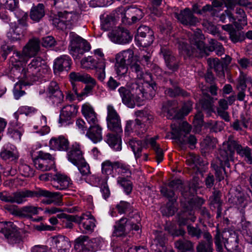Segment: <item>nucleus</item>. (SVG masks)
Instances as JSON below:
<instances>
[{
	"mask_svg": "<svg viewBox=\"0 0 252 252\" xmlns=\"http://www.w3.org/2000/svg\"><path fill=\"white\" fill-rule=\"evenodd\" d=\"M203 39H204V36L202 34L201 31L197 29V31L189 37V40L191 45V47L183 38H177L175 39V42L178 45V49L180 53L188 56H190L195 53L203 55V54H207L208 51H212V50H215L218 56H221L224 54V48L216 40L211 39L209 43L211 46L208 48L205 45L202 41Z\"/></svg>",
	"mask_w": 252,
	"mask_h": 252,
	"instance_id": "obj_1",
	"label": "nucleus"
},
{
	"mask_svg": "<svg viewBox=\"0 0 252 252\" xmlns=\"http://www.w3.org/2000/svg\"><path fill=\"white\" fill-rule=\"evenodd\" d=\"M140 81L141 84L144 82L145 86L135 82L132 85L131 91L125 87H121L118 89L122 102L129 108H134L136 103L139 105L145 100L152 99L155 95V82L149 83V81L146 85L145 81Z\"/></svg>",
	"mask_w": 252,
	"mask_h": 252,
	"instance_id": "obj_2",
	"label": "nucleus"
},
{
	"mask_svg": "<svg viewBox=\"0 0 252 252\" xmlns=\"http://www.w3.org/2000/svg\"><path fill=\"white\" fill-rule=\"evenodd\" d=\"M235 151L245 161L250 164H252V153L251 148L248 146L243 147L237 141L229 137L226 142L223 143L222 147L220 150L221 161H224L227 167H230V161H234Z\"/></svg>",
	"mask_w": 252,
	"mask_h": 252,
	"instance_id": "obj_3",
	"label": "nucleus"
},
{
	"mask_svg": "<svg viewBox=\"0 0 252 252\" xmlns=\"http://www.w3.org/2000/svg\"><path fill=\"white\" fill-rule=\"evenodd\" d=\"M116 60L123 63L129 66L132 75L137 80L148 82L151 79V74L146 73L143 66L140 64L137 56L134 55L133 51L131 49L123 51L116 56Z\"/></svg>",
	"mask_w": 252,
	"mask_h": 252,
	"instance_id": "obj_4",
	"label": "nucleus"
},
{
	"mask_svg": "<svg viewBox=\"0 0 252 252\" xmlns=\"http://www.w3.org/2000/svg\"><path fill=\"white\" fill-rule=\"evenodd\" d=\"M173 138L177 140V142L182 148L189 144L190 148L192 149L196 143V138L192 135L188 136L191 130V127L187 122H175L171 125Z\"/></svg>",
	"mask_w": 252,
	"mask_h": 252,
	"instance_id": "obj_5",
	"label": "nucleus"
},
{
	"mask_svg": "<svg viewBox=\"0 0 252 252\" xmlns=\"http://www.w3.org/2000/svg\"><path fill=\"white\" fill-rule=\"evenodd\" d=\"M40 49V41L38 38L30 39L23 48L22 52L14 51L10 58L12 63H17L15 65H23L28 60L37 54Z\"/></svg>",
	"mask_w": 252,
	"mask_h": 252,
	"instance_id": "obj_6",
	"label": "nucleus"
},
{
	"mask_svg": "<svg viewBox=\"0 0 252 252\" xmlns=\"http://www.w3.org/2000/svg\"><path fill=\"white\" fill-rule=\"evenodd\" d=\"M69 38V53L74 60L80 59L86 52L90 50L91 45L89 43L75 33L70 32Z\"/></svg>",
	"mask_w": 252,
	"mask_h": 252,
	"instance_id": "obj_7",
	"label": "nucleus"
},
{
	"mask_svg": "<svg viewBox=\"0 0 252 252\" xmlns=\"http://www.w3.org/2000/svg\"><path fill=\"white\" fill-rule=\"evenodd\" d=\"M14 203L21 204L27 201L28 198L40 197H53L59 195L57 193H52L50 191L37 188L35 190L23 189L13 193Z\"/></svg>",
	"mask_w": 252,
	"mask_h": 252,
	"instance_id": "obj_8",
	"label": "nucleus"
},
{
	"mask_svg": "<svg viewBox=\"0 0 252 252\" xmlns=\"http://www.w3.org/2000/svg\"><path fill=\"white\" fill-rule=\"evenodd\" d=\"M81 67L85 69H95V76L100 81L102 82L105 78L106 62L103 60L96 61L92 56H88L81 61Z\"/></svg>",
	"mask_w": 252,
	"mask_h": 252,
	"instance_id": "obj_9",
	"label": "nucleus"
},
{
	"mask_svg": "<svg viewBox=\"0 0 252 252\" xmlns=\"http://www.w3.org/2000/svg\"><path fill=\"white\" fill-rule=\"evenodd\" d=\"M42 60L39 58L33 59L26 68L22 70L21 79L25 81H35L42 76Z\"/></svg>",
	"mask_w": 252,
	"mask_h": 252,
	"instance_id": "obj_10",
	"label": "nucleus"
},
{
	"mask_svg": "<svg viewBox=\"0 0 252 252\" xmlns=\"http://www.w3.org/2000/svg\"><path fill=\"white\" fill-rule=\"evenodd\" d=\"M125 8L123 7H120L117 8L110 14L107 15L101 21V26L102 29L105 31L108 30L115 24L116 22L120 18H121L122 22L124 24L129 23V22H127V20L125 16Z\"/></svg>",
	"mask_w": 252,
	"mask_h": 252,
	"instance_id": "obj_11",
	"label": "nucleus"
},
{
	"mask_svg": "<svg viewBox=\"0 0 252 252\" xmlns=\"http://www.w3.org/2000/svg\"><path fill=\"white\" fill-rule=\"evenodd\" d=\"M74 221L84 233L92 232L95 227L96 220L90 212L83 213L80 216L75 215Z\"/></svg>",
	"mask_w": 252,
	"mask_h": 252,
	"instance_id": "obj_12",
	"label": "nucleus"
},
{
	"mask_svg": "<svg viewBox=\"0 0 252 252\" xmlns=\"http://www.w3.org/2000/svg\"><path fill=\"white\" fill-rule=\"evenodd\" d=\"M106 121L109 129L117 133L122 132L121 118L112 105L107 106Z\"/></svg>",
	"mask_w": 252,
	"mask_h": 252,
	"instance_id": "obj_13",
	"label": "nucleus"
},
{
	"mask_svg": "<svg viewBox=\"0 0 252 252\" xmlns=\"http://www.w3.org/2000/svg\"><path fill=\"white\" fill-rule=\"evenodd\" d=\"M135 38L140 42L142 46H148L154 41V32L149 27L141 26L137 30V35Z\"/></svg>",
	"mask_w": 252,
	"mask_h": 252,
	"instance_id": "obj_14",
	"label": "nucleus"
},
{
	"mask_svg": "<svg viewBox=\"0 0 252 252\" xmlns=\"http://www.w3.org/2000/svg\"><path fill=\"white\" fill-rule=\"evenodd\" d=\"M27 25L12 23L10 26L7 37L11 42H16L22 40L26 33Z\"/></svg>",
	"mask_w": 252,
	"mask_h": 252,
	"instance_id": "obj_15",
	"label": "nucleus"
},
{
	"mask_svg": "<svg viewBox=\"0 0 252 252\" xmlns=\"http://www.w3.org/2000/svg\"><path fill=\"white\" fill-rule=\"evenodd\" d=\"M0 232L12 242L16 243L20 239L16 227L12 222H0Z\"/></svg>",
	"mask_w": 252,
	"mask_h": 252,
	"instance_id": "obj_16",
	"label": "nucleus"
},
{
	"mask_svg": "<svg viewBox=\"0 0 252 252\" xmlns=\"http://www.w3.org/2000/svg\"><path fill=\"white\" fill-rule=\"evenodd\" d=\"M78 108L74 104L67 105L64 106L61 112L59 123L61 126H66L71 124V119L75 116L77 113Z\"/></svg>",
	"mask_w": 252,
	"mask_h": 252,
	"instance_id": "obj_17",
	"label": "nucleus"
},
{
	"mask_svg": "<svg viewBox=\"0 0 252 252\" xmlns=\"http://www.w3.org/2000/svg\"><path fill=\"white\" fill-rule=\"evenodd\" d=\"M47 93L52 102L58 105L63 100V94L61 91L58 83L56 81H51L47 90Z\"/></svg>",
	"mask_w": 252,
	"mask_h": 252,
	"instance_id": "obj_18",
	"label": "nucleus"
},
{
	"mask_svg": "<svg viewBox=\"0 0 252 252\" xmlns=\"http://www.w3.org/2000/svg\"><path fill=\"white\" fill-rule=\"evenodd\" d=\"M108 36L112 41L119 44H126L132 39L128 31L121 28L112 31Z\"/></svg>",
	"mask_w": 252,
	"mask_h": 252,
	"instance_id": "obj_19",
	"label": "nucleus"
},
{
	"mask_svg": "<svg viewBox=\"0 0 252 252\" xmlns=\"http://www.w3.org/2000/svg\"><path fill=\"white\" fill-rule=\"evenodd\" d=\"M0 158L5 161H16L19 158V154L16 146L8 143L2 147Z\"/></svg>",
	"mask_w": 252,
	"mask_h": 252,
	"instance_id": "obj_20",
	"label": "nucleus"
},
{
	"mask_svg": "<svg viewBox=\"0 0 252 252\" xmlns=\"http://www.w3.org/2000/svg\"><path fill=\"white\" fill-rule=\"evenodd\" d=\"M160 54L164 59L167 67L170 70L176 71L179 66V61L173 55L169 47L164 46L160 48Z\"/></svg>",
	"mask_w": 252,
	"mask_h": 252,
	"instance_id": "obj_21",
	"label": "nucleus"
},
{
	"mask_svg": "<svg viewBox=\"0 0 252 252\" xmlns=\"http://www.w3.org/2000/svg\"><path fill=\"white\" fill-rule=\"evenodd\" d=\"M175 17L181 24L187 26H195L198 22L197 18L188 8L181 10L179 13H175Z\"/></svg>",
	"mask_w": 252,
	"mask_h": 252,
	"instance_id": "obj_22",
	"label": "nucleus"
},
{
	"mask_svg": "<svg viewBox=\"0 0 252 252\" xmlns=\"http://www.w3.org/2000/svg\"><path fill=\"white\" fill-rule=\"evenodd\" d=\"M71 184V179L65 174L57 173L52 177V185L56 189H66L70 187Z\"/></svg>",
	"mask_w": 252,
	"mask_h": 252,
	"instance_id": "obj_23",
	"label": "nucleus"
},
{
	"mask_svg": "<svg viewBox=\"0 0 252 252\" xmlns=\"http://www.w3.org/2000/svg\"><path fill=\"white\" fill-rule=\"evenodd\" d=\"M168 186L169 188V189L165 187H161V193L164 196L168 198L169 200L176 201L177 197L175 196V190L182 187L181 181L180 180H173L168 183Z\"/></svg>",
	"mask_w": 252,
	"mask_h": 252,
	"instance_id": "obj_24",
	"label": "nucleus"
},
{
	"mask_svg": "<svg viewBox=\"0 0 252 252\" xmlns=\"http://www.w3.org/2000/svg\"><path fill=\"white\" fill-rule=\"evenodd\" d=\"M140 119H136V134L141 136L148 130L149 125L153 121V116L149 114L139 115Z\"/></svg>",
	"mask_w": 252,
	"mask_h": 252,
	"instance_id": "obj_25",
	"label": "nucleus"
},
{
	"mask_svg": "<svg viewBox=\"0 0 252 252\" xmlns=\"http://www.w3.org/2000/svg\"><path fill=\"white\" fill-rule=\"evenodd\" d=\"M68 160L74 165H77L81 163V161L84 159L81 146L75 143L73 144L70 151L67 153Z\"/></svg>",
	"mask_w": 252,
	"mask_h": 252,
	"instance_id": "obj_26",
	"label": "nucleus"
},
{
	"mask_svg": "<svg viewBox=\"0 0 252 252\" xmlns=\"http://www.w3.org/2000/svg\"><path fill=\"white\" fill-rule=\"evenodd\" d=\"M71 64V60L68 56L66 55L61 56L57 58L54 62V71L55 72L68 71L70 69Z\"/></svg>",
	"mask_w": 252,
	"mask_h": 252,
	"instance_id": "obj_27",
	"label": "nucleus"
},
{
	"mask_svg": "<svg viewBox=\"0 0 252 252\" xmlns=\"http://www.w3.org/2000/svg\"><path fill=\"white\" fill-rule=\"evenodd\" d=\"M102 128L101 126L96 123L95 124L90 125L86 136L94 143H98L102 139Z\"/></svg>",
	"mask_w": 252,
	"mask_h": 252,
	"instance_id": "obj_28",
	"label": "nucleus"
},
{
	"mask_svg": "<svg viewBox=\"0 0 252 252\" xmlns=\"http://www.w3.org/2000/svg\"><path fill=\"white\" fill-rule=\"evenodd\" d=\"M49 147L51 149L58 151H67L69 147V141L63 136L53 137L49 141Z\"/></svg>",
	"mask_w": 252,
	"mask_h": 252,
	"instance_id": "obj_29",
	"label": "nucleus"
},
{
	"mask_svg": "<svg viewBox=\"0 0 252 252\" xmlns=\"http://www.w3.org/2000/svg\"><path fill=\"white\" fill-rule=\"evenodd\" d=\"M159 138L158 136H155L154 137L147 138L144 139V142L146 145H149L153 149L156 154V159L158 163L161 162L163 159V152L160 146L157 143L156 141Z\"/></svg>",
	"mask_w": 252,
	"mask_h": 252,
	"instance_id": "obj_30",
	"label": "nucleus"
},
{
	"mask_svg": "<svg viewBox=\"0 0 252 252\" xmlns=\"http://www.w3.org/2000/svg\"><path fill=\"white\" fill-rule=\"evenodd\" d=\"M221 156L219 153L218 159L212 162L211 166L215 171V175L217 180L220 182L224 179V173L225 172V166L227 167L225 162L221 161Z\"/></svg>",
	"mask_w": 252,
	"mask_h": 252,
	"instance_id": "obj_31",
	"label": "nucleus"
},
{
	"mask_svg": "<svg viewBox=\"0 0 252 252\" xmlns=\"http://www.w3.org/2000/svg\"><path fill=\"white\" fill-rule=\"evenodd\" d=\"M125 13L127 22H129V23H127V24L135 23L142 19L144 16V13L141 9L134 7H130L126 9Z\"/></svg>",
	"mask_w": 252,
	"mask_h": 252,
	"instance_id": "obj_32",
	"label": "nucleus"
},
{
	"mask_svg": "<svg viewBox=\"0 0 252 252\" xmlns=\"http://www.w3.org/2000/svg\"><path fill=\"white\" fill-rule=\"evenodd\" d=\"M52 243L55 245L59 252H68L71 247V244L69 239L62 235L54 237Z\"/></svg>",
	"mask_w": 252,
	"mask_h": 252,
	"instance_id": "obj_33",
	"label": "nucleus"
},
{
	"mask_svg": "<svg viewBox=\"0 0 252 252\" xmlns=\"http://www.w3.org/2000/svg\"><path fill=\"white\" fill-rule=\"evenodd\" d=\"M81 111L82 114L90 125L95 124L98 121L96 114L94 108L88 103H85L82 106Z\"/></svg>",
	"mask_w": 252,
	"mask_h": 252,
	"instance_id": "obj_34",
	"label": "nucleus"
},
{
	"mask_svg": "<svg viewBox=\"0 0 252 252\" xmlns=\"http://www.w3.org/2000/svg\"><path fill=\"white\" fill-rule=\"evenodd\" d=\"M69 78L71 81L82 82L86 84L95 83V79L87 73L72 72L69 74Z\"/></svg>",
	"mask_w": 252,
	"mask_h": 252,
	"instance_id": "obj_35",
	"label": "nucleus"
},
{
	"mask_svg": "<svg viewBox=\"0 0 252 252\" xmlns=\"http://www.w3.org/2000/svg\"><path fill=\"white\" fill-rule=\"evenodd\" d=\"M128 146L133 151L135 158L136 159L140 158L142 156L143 149V142L141 140H137L136 138H128L126 140Z\"/></svg>",
	"mask_w": 252,
	"mask_h": 252,
	"instance_id": "obj_36",
	"label": "nucleus"
},
{
	"mask_svg": "<svg viewBox=\"0 0 252 252\" xmlns=\"http://www.w3.org/2000/svg\"><path fill=\"white\" fill-rule=\"evenodd\" d=\"M90 244H91V242L89 237L87 236L82 235L75 240L74 247L79 251L90 252Z\"/></svg>",
	"mask_w": 252,
	"mask_h": 252,
	"instance_id": "obj_37",
	"label": "nucleus"
},
{
	"mask_svg": "<svg viewBox=\"0 0 252 252\" xmlns=\"http://www.w3.org/2000/svg\"><path fill=\"white\" fill-rule=\"evenodd\" d=\"M59 17L62 18L58 23V26L61 27L62 29H63V26L61 27L62 25L64 24V22H65V29L67 28V25L68 24L66 23H70L71 25H73L78 19V15L77 14H72V13H67L64 11L63 13L60 12L58 13Z\"/></svg>",
	"mask_w": 252,
	"mask_h": 252,
	"instance_id": "obj_38",
	"label": "nucleus"
},
{
	"mask_svg": "<svg viewBox=\"0 0 252 252\" xmlns=\"http://www.w3.org/2000/svg\"><path fill=\"white\" fill-rule=\"evenodd\" d=\"M207 63L211 68H213L217 75L220 77H224L223 64L217 58H209Z\"/></svg>",
	"mask_w": 252,
	"mask_h": 252,
	"instance_id": "obj_39",
	"label": "nucleus"
},
{
	"mask_svg": "<svg viewBox=\"0 0 252 252\" xmlns=\"http://www.w3.org/2000/svg\"><path fill=\"white\" fill-rule=\"evenodd\" d=\"M214 101L213 97H211L209 94H207L205 97L201 100V103L203 110L206 113L211 115L212 113L215 112Z\"/></svg>",
	"mask_w": 252,
	"mask_h": 252,
	"instance_id": "obj_40",
	"label": "nucleus"
},
{
	"mask_svg": "<svg viewBox=\"0 0 252 252\" xmlns=\"http://www.w3.org/2000/svg\"><path fill=\"white\" fill-rule=\"evenodd\" d=\"M127 219L126 218L121 219L116 223L114 226L115 229L113 235L116 237H121L126 234V227L127 226Z\"/></svg>",
	"mask_w": 252,
	"mask_h": 252,
	"instance_id": "obj_41",
	"label": "nucleus"
},
{
	"mask_svg": "<svg viewBox=\"0 0 252 252\" xmlns=\"http://www.w3.org/2000/svg\"><path fill=\"white\" fill-rule=\"evenodd\" d=\"M106 142L115 151H119L122 149L121 140L118 133L117 134H108Z\"/></svg>",
	"mask_w": 252,
	"mask_h": 252,
	"instance_id": "obj_42",
	"label": "nucleus"
},
{
	"mask_svg": "<svg viewBox=\"0 0 252 252\" xmlns=\"http://www.w3.org/2000/svg\"><path fill=\"white\" fill-rule=\"evenodd\" d=\"M44 15L45 11L43 4H38L36 6L32 7L31 10V18L35 22H38Z\"/></svg>",
	"mask_w": 252,
	"mask_h": 252,
	"instance_id": "obj_43",
	"label": "nucleus"
},
{
	"mask_svg": "<svg viewBox=\"0 0 252 252\" xmlns=\"http://www.w3.org/2000/svg\"><path fill=\"white\" fill-rule=\"evenodd\" d=\"M40 208L32 205H27L20 208V218H31L32 215H37Z\"/></svg>",
	"mask_w": 252,
	"mask_h": 252,
	"instance_id": "obj_44",
	"label": "nucleus"
},
{
	"mask_svg": "<svg viewBox=\"0 0 252 252\" xmlns=\"http://www.w3.org/2000/svg\"><path fill=\"white\" fill-rule=\"evenodd\" d=\"M36 168L42 171H47L51 170L55 165L54 160H43L41 159L38 160H32Z\"/></svg>",
	"mask_w": 252,
	"mask_h": 252,
	"instance_id": "obj_45",
	"label": "nucleus"
},
{
	"mask_svg": "<svg viewBox=\"0 0 252 252\" xmlns=\"http://www.w3.org/2000/svg\"><path fill=\"white\" fill-rule=\"evenodd\" d=\"M211 203L217 208L218 217L220 216L221 214V202L220 200V194L219 191H214L213 195L210 197Z\"/></svg>",
	"mask_w": 252,
	"mask_h": 252,
	"instance_id": "obj_46",
	"label": "nucleus"
},
{
	"mask_svg": "<svg viewBox=\"0 0 252 252\" xmlns=\"http://www.w3.org/2000/svg\"><path fill=\"white\" fill-rule=\"evenodd\" d=\"M162 110L163 112L167 113V117L168 119H172L176 117V110L175 107L172 106V102L167 101L164 103L162 106Z\"/></svg>",
	"mask_w": 252,
	"mask_h": 252,
	"instance_id": "obj_47",
	"label": "nucleus"
},
{
	"mask_svg": "<svg viewBox=\"0 0 252 252\" xmlns=\"http://www.w3.org/2000/svg\"><path fill=\"white\" fill-rule=\"evenodd\" d=\"M31 156L32 160H38L40 159L43 160H54V158L51 154L42 151H38L36 153L31 151Z\"/></svg>",
	"mask_w": 252,
	"mask_h": 252,
	"instance_id": "obj_48",
	"label": "nucleus"
},
{
	"mask_svg": "<svg viewBox=\"0 0 252 252\" xmlns=\"http://www.w3.org/2000/svg\"><path fill=\"white\" fill-rule=\"evenodd\" d=\"M115 161L112 162L110 160H106L101 163V171L102 174L108 175L113 173V170L115 169Z\"/></svg>",
	"mask_w": 252,
	"mask_h": 252,
	"instance_id": "obj_49",
	"label": "nucleus"
},
{
	"mask_svg": "<svg viewBox=\"0 0 252 252\" xmlns=\"http://www.w3.org/2000/svg\"><path fill=\"white\" fill-rule=\"evenodd\" d=\"M176 248L181 251H191L193 249L192 243L187 240H180L175 243Z\"/></svg>",
	"mask_w": 252,
	"mask_h": 252,
	"instance_id": "obj_50",
	"label": "nucleus"
},
{
	"mask_svg": "<svg viewBox=\"0 0 252 252\" xmlns=\"http://www.w3.org/2000/svg\"><path fill=\"white\" fill-rule=\"evenodd\" d=\"M164 93L166 95L172 97H176L180 95L184 96L188 95V93L187 92L184 91L177 87H175L174 89L166 88L164 91Z\"/></svg>",
	"mask_w": 252,
	"mask_h": 252,
	"instance_id": "obj_51",
	"label": "nucleus"
},
{
	"mask_svg": "<svg viewBox=\"0 0 252 252\" xmlns=\"http://www.w3.org/2000/svg\"><path fill=\"white\" fill-rule=\"evenodd\" d=\"M20 174L25 177H32L34 175V171L29 165L21 163L19 166Z\"/></svg>",
	"mask_w": 252,
	"mask_h": 252,
	"instance_id": "obj_52",
	"label": "nucleus"
},
{
	"mask_svg": "<svg viewBox=\"0 0 252 252\" xmlns=\"http://www.w3.org/2000/svg\"><path fill=\"white\" fill-rule=\"evenodd\" d=\"M115 170L119 169V172L121 173L126 174L127 177H130L131 172L130 170V166L122 161H115Z\"/></svg>",
	"mask_w": 252,
	"mask_h": 252,
	"instance_id": "obj_53",
	"label": "nucleus"
},
{
	"mask_svg": "<svg viewBox=\"0 0 252 252\" xmlns=\"http://www.w3.org/2000/svg\"><path fill=\"white\" fill-rule=\"evenodd\" d=\"M118 183L123 188L125 191L129 194L132 190V183L125 177H119L117 179Z\"/></svg>",
	"mask_w": 252,
	"mask_h": 252,
	"instance_id": "obj_54",
	"label": "nucleus"
},
{
	"mask_svg": "<svg viewBox=\"0 0 252 252\" xmlns=\"http://www.w3.org/2000/svg\"><path fill=\"white\" fill-rule=\"evenodd\" d=\"M13 11H14V14L18 19L17 24L27 25V20L28 16L27 13L18 9V7L15 8V10H14Z\"/></svg>",
	"mask_w": 252,
	"mask_h": 252,
	"instance_id": "obj_55",
	"label": "nucleus"
},
{
	"mask_svg": "<svg viewBox=\"0 0 252 252\" xmlns=\"http://www.w3.org/2000/svg\"><path fill=\"white\" fill-rule=\"evenodd\" d=\"M108 179V177L107 176L104 178L103 180H102L101 185H100V191L102 194L103 197L105 199L108 198L110 195V191L107 185Z\"/></svg>",
	"mask_w": 252,
	"mask_h": 252,
	"instance_id": "obj_56",
	"label": "nucleus"
},
{
	"mask_svg": "<svg viewBox=\"0 0 252 252\" xmlns=\"http://www.w3.org/2000/svg\"><path fill=\"white\" fill-rule=\"evenodd\" d=\"M213 245L211 244L207 243L205 241H201L196 247L197 252H213Z\"/></svg>",
	"mask_w": 252,
	"mask_h": 252,
	"instance_id": "obj_57",
	"label": "nucleus"
},
{
	"mask_svg": "<svg viewBox=\"0 0 252 252\" xmlns=\"http://www.w3.org/2000/svg\"><path fill=\"white\" fill-rule=\"evenodd\" d=\"M18 1L16 0H0V7L4 5L5 8L11 11L18 7Z\"/></svg>",
	"mask_w": 252,
	"mask_h": 252,
	"instance_id": "obj_58",
	"label": "nucleus"
},
{
	"mask_svg": "<svg viewBox=\"0 0 252 252\" xmlns=\"http://www.w3.org/2000/svg\"><path fill=\"white\" fill-rule=\"evenodd\" d=\"M166 242V238L162 233L158 234L154 240V243L155 245H157L159 247L161 248V249L158 248V252H161L162 251H164L165 244Z\"/></svg>",
	"mask_w": 252,
	"mask_h": 252,
	"instance_id": "obj_59",
	"label": "nucleus"
},
{
	"mask_svg": "<svg viewBox=\"0 0 252 252\" xmlns=\"http://www.w3.org/2000/svg\"><path fill=\"white\" fill-rule=\"evenodd\" d=\"M127 66L128 65L126 64L123 63H120L118 61H116L115 63V70L117 74L119 76H123L125 75L127 71Z\"/></svg>",
	"mask_w": 252,
	"mask_h": 252,
	"instance_id": "obj_60",
	"label": "nucleus"
},
{
	"mask_svg": "<svg viewBox=\"0 0 252 252\" xmlns=\"http://www.w3.org/2000/svg\"><path fill=\"white\" fill-rule=\"evenodd\" d=\"M248 79L247 78V75L241 74L237 79L236 89L238 90H246L247 88L246 83Z\"/></svg>",
	"mask_w": 252,
	"mask_h": 252,
	"instance_id": "obj_61",
	"label": "nucleus"
},
{
	"mask_svg": "<svg viewBox=\"0 0 252 252\" xmlns=\"http://www.w3.org/2000/svg\"><path fill=\"white\" fill-rule=\"evenodd\" d=\"M223 239V236L221 235L217 228L216 234L215 236V244L216 246V250L218 252H223L221 239Z\"/></svg>",
	"mask_w": 252,
	"mask_h": 252,
	"instance_id": "obj_62",
	"label": "nucleus"
},
{
	"mask_svg": "<svg viewBox=\"0 0 252 252\" xmlns=\"http://www.w3.org/2000/svg\"><path fill=\"white\" fill-rule=\"evenodd\" d=\"M136 131V119L134 121L128 120L126 121L125 132L126 135H128L131 132H135Z\"/></svg>",
	"mask_w": 252,
	"mask_h": 252,
	"instance_id": "obj_63",
	"label": "nucleus"
},
{
	"mask_svg": "<svg viewBox=\"0 0 252 252\" xmlns=\"http://www.w3.org/2000/svg\"><path fill=\"white\" fill-rule=\"evenodd\" d=\"M192 109V103L188 101L184 104L182 109L179 111V114L181 115V117H184L188 115Z\"/></svg>",
	"mask_w": 252,
	"mask_h": 252,
	"instance_id": "obj_64",
	"label": "nucleus"
}]
</instances>
